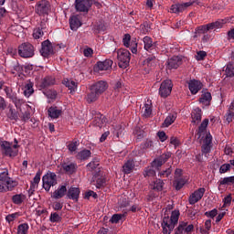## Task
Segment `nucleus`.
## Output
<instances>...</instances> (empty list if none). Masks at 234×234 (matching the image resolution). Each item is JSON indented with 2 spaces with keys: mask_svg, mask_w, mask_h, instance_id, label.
Listing matches in <instances>:
<instances>
[{
  "mask_svg": "<svg viewBox=\"0 0 234 234\" xmlns=\"http://www.w3.org/2000/svg\"><path fill=\"white\" fill-rule=\"evenodd\" d=\"M207 125H209V120L208 119H204L203 122H201L199 128H198L197 134L199 136H202V133H204L206 131V129H207Z\"/></svg>",
  "mask_w": 234,
  "mask_h": 234,
  "instance_id": "obj_46",
  "label": "nucleus"
},
{
  "mask_svg": "<svg viewBox=\"0 0 234 234\" xmlns=\"http://www.w3.org/2000/svg\"><path fill=\"white\" fill-rule=\"evenodd\" d=\"M173 91V81L171 80H164L159 87V96L161 98H167Z\"/></svg>",
  "mask_w": 234,
  "mask_h": 234,
  "instance_id": "obj_7",
  "label": "nucleus"
},
{
  "mask_svg": "<svg viewBox=\"0 0 234 234\" xmlns=\"http://www.w3.org/2000/svg\"><path fill=\"white\" fill-rule=\"evenodd\" d=\"M16 186L17 181L8 176V169L0 166V193L12 191Z\"/></svg>",
  "mask_w": 234,
  "mask_h": 234,
  "instance_id": "obj_1",
  "label": "nucleus"
},
{
  "mask_svg": "<svg viewBox=\"0 0 234 234\" xmlns=\"http://www.w3.org/2000/svg\"><path fill=\"white\" fill-rule=\"evenodd\" d=\"M117 59L119 61V67L121 69H127L129 63L131 62V52L123 48L118 49Z\"/></svg>",
  "mask_w": 234,
  "mask_h": 234,
  "instance_id": "obj_5",
  "label": "nucleus"
},
{
  "mask_svg": "<svg viewBox=\"0 0 234 234\" xmlns=\"http://www.w3.org/2000/svg\"><path fill=\"white\" fill-rule=\"evenodd\" d=\"M29 229L28 223H22L17 227V234H27Z\"/></svg>",
  "mask_w": 234,
  "mask_h": 234,
  "instance_id": "obj_43",
  "label": "nucleus"
},
{
  "mask_svg": "<svg viewBox=\"0 0 234 234\" xmlns=\"http://www.w3.org/2000/svg\"><path fill=\"white\" fill-rule=\"evenodd\" d=\"M122 43L126 48H131L133 54H136V52H138V42H136V38L131 40L130 34H125L123 36Z\"/></svg>",
  "mask_w": 234,
  "mask_h": 234,
  "instance_id": "obj_9",
  "label": "nucleus"
},
{
  "mask_svg": "<svg viewBox=\"0 0 234 234\" xmlns=\"http://www.w3.org/2000/svg\"><path fill=\"white\" fill-rule=\"evenodd\" d=\"M225 74L228 78H233L234 76V63H229L225 67Z\"/></svg>",
  "mask_w": 234,
  "mask_h": 234,
  "instance_id": "obj_41",
  "label": "nucleus"
},
{
  "mask_svg": "<svg viewBox=\"0 0 234 234\" xmlns=\"http://www.w3.org/2000/svg\"><path fill=\"white\" fill-rule=\"evenodd\" d=\"M144 118H149L153 114V102L147 100L142 109Z\"/></svg>",
  "mask_w": 234,
  "mask_h": 234,
  "instance_id": "obj_29",
  "label": "nucleus"
},
{
  "mask_svg": "<svg viewBox=\"0 0 234 234\" xmlns=\"http://www.w3.org/2000/svg\"><path fill=\"white\" fill-rule=\"evenodd\" d=\"M202 87H204V85L200 82V80H190L188 81V89H189L191 94H193V95L198 94V91L202 90Z\"/></svg>",
  "mask_w": 234,
  "mask_h": 234,
  "instance_id": "obj_16",
  "label": "nucleus"
},
{
  "mask_svg": "<svg viewBox=\"0 0 234 234\" xmlns=\"http://www.w3.org/2000/svg\"><path fill=\"white\" fill-rule=\"evenodd\" d=\"M62 170L66 175H74L78 171V165L76 163H64L62 164Z\"/></svg>",
  "mask_w": 234,
  "mask_h": 234,
  "instance_id": "obj_23",
  "label": "nucleus"
},
{
  "mask_svg": "<svg viewBox=\"0 0 234 234\" xmlns=\"http://www.w3.org/2000/svg\"><path fill=\"white\" fill-rule=\"evenodd\" d=\"M195 2H186L183 4H174L170 7V12L172 14H180L181 12H185V10H187L189 6L193 5Z\"/></svg>",
  "mask_w": 234,
  "mask_h": 234,
  "instance_id": "obj_13",
  "label": "nucleus"
},
{
  "mask_svg": "<svg viewBox=\"0 0 234 234\" xmlns=\"http://www.w3.org/2000/svg\"><path fill=\"white\" fill-rule=\"evenodd\" d=\"M39 182H41V172H37L36 174L33 181L31 182L32 187L37 186V184H39Z\"/></svg>",
  "mask_w": 234,
  "mask_h": 234,
  "instance_id": "obj_52",
  "label": "nucleus"
},
{
  "mask_svg": "<svg viewBox=\"0 0 234 234\" xmlns=\"http://www.w3.org/2000/svg\"><path fill=\"white\" fill-rule=\"evenodd\" d=\"M7 118L14 122H17V120H19V115H17V112L16 110L10 108L7 112Z\"/></svg>",
  "mask_w": 234,
  "mask_h": 234,
  "instance_id": "obj_47",
  "label": "nucleus"
},
{
  "mask_svg": "<svg viewBox=\"0 0 234 234\" xmlns=\"http://www.w3.org/2000/svg\"><path fill=\"white\" fill-rule=\"evenodd\" d=\"M50 222H61V218L58 213H51L49 217Z\"/></svg>",
  "mask_w": 234,
  "mask_h": 234,
  "instance_id": "obj_55",
  "label": "nucleus"
},
{
  "mask_svg": "<svg viewBox=\"0 0 234 234\" xmlns=\"http://www.w3.org/2000/svg\"><path fill=\"white\" fill-rule=\"evenodd\" d=\"M192 123H200L202 122V110L200 108H196L191 113Z\"/></svg>",
  "mask_w": 234,
  "mask_h": 234,
  "instance_id": "obj_26",
  "label": "nucleus"
},
{
  "mask_svg": "<svg viewBox=\"0 0 234 234\" xmlns=\"http://www.w3.org/2000/svg\"><path fill=\"white\" fill-rule=\"evenodd\" d=\"M67 195V186H60L57 190H55L52 194V198H55L56 200L59 198H63L64 196Z\"/></svg>",
  "mask_w": 234,
  "mask_h": 234,
  "instance_id": "obj_28",
  "label": "nucleus"
},
{
  "mask_svg": "<svg viewBox=\"0 0 234 234\" xmlns=\"http://www.w3.org/2000/svg\"><path fill=\"white\" fill-rule=\"evenodd\" d=\"M40 54L43 58H48L49 56L54 55V47L49 40H45L41 44Z\"/></svg>",
  "mask_w": 234,
  "mask_h": 234,
  "instance_id": "obj_11",
  "label": "nucleus"
},
{
  "mask_svg": "<svg viewBox=\"0 0 234 234\" xmlns=\"http://www.w3.org/2000/svg\"><path fill=\"white\" fill-rule=\"evenodd\" d=\"M93 180L96 181V187H103L105 186V177L103 176V172L96 174L93 176Z\"/></svg>",
  "mask_w": 234,
  "mask_h": 234,
  "instance_id": "obj_32",
  "label": "nucleus"
},
{
  "mask_svg": "<svg viewBox=\"0 0 234 234\" xmlns=\"http://www.w3.org/2000/svg\"><path fill=\"white\" fill-rule=\"evenodd\" d=\"M180 218V211L173 210L171 216H165L162 222L163 233L171 234L175 227L178 224V219Z\"/></svg>",
  "mask_w": 234,
  "mask_h": 234,
  "instance_id": "obj_2",
  "label": "nucleus"
},
{
  "mask_svg": "<svg viewBox=\"0 0 234 234\" xmlns=\"http://www.w3.org/2000/svg\"><path fill=\"white\" fill-rule=\"evenodd\" d=\"M26 198H27V196H25L24 194H16L13 196L12 200L15 204H16V206H19L23 204V202H25Z\"/></svg>",
  "mask_w": 234,
  "mask_h": 234,
  "instance_id": "obj_39",
  "label": "nucleus"
},
{
  "mask_svg": "<svg viewBox=\"0 0 234 234\" xmlns=\"http://www.w3.org/2000/svg\"><path fill=\"white\" fill-rule=\"evenodd\" d=\"M134 169V159L128 160L122 166L124 175H131Z\"/></svg>",
  "mask_w": 234,
  "mask_h": 234,
  "instance_id": "obj_31",
  "label": "nucleus"
},
{
  "mask_svg": "<svg viewBox=\"0 0 234 234\" xmlns=\"http://www.w3.org/2000/svg\"><path fill=\"white\" fill-rule=\"evenodd\" d=\"M0 147L2 149V153L5 154V156H17V154L19 153L17 139H15V144H12L8 141H2L0 143Z\"/></svg>",
  "mask_w": 234,
  "mask_h": 234,
  "instance_id": "obj_3",
  "label": "nucleus"
},
{
  "mask_svg": "<svg viewBox=\"0 0 234 234\" xmlns=\"http://www.w3.org/2000/svg\"><path fill=\"white\" fill-rule=\"evenodd\" d=\"M43 36H45V33H43V30L41 28L34 29L33 31L34 39H41Z\"/></svg>",
  "mask_w": 234,
  "mask_h": 234,
  "instance_id": "obj_49",
  "label": "nucleus"
},
{
  "mask_svg": "<svg viewBox=\"0 0 234 234\" xmlns=\"http://www.w3.org/2000/svg\"><path fill=\"white\" fill-rule=\"evenodd\" d=\"M206 194V188L200 187L197 190H195L192 194H190L188 197V202L190 206H195L197 202H200L202 200V197Z\"/></svg>",
  "mask_w": 234,
  "mask_h": 234,
  "instance_id": "obj_10",
  "label": "nucleus"
},
{
  "mask_svg": "<svg viewBox=\"0 0 234 234\" xmlns=\"http://www.w3.org/2000/svg\"><path fill=\"white\" fill-rule=\"evenodd\" d=\"M16 218H17V214L14 213V214H9L5 217V220L6 222H8L10 224V222H14V220H16Z\"/></svg>",
  "mask_w": 234,
  "mask_h": 234,
  "instance_id": "obj_63",
  "label": "nucleus"
},
{
  "mask_svg": "<svg viewBox=\"0 0 234 234\" xmlns=\"http://www.w3.org/2000/svg\"><path fill=\"white\" fill-rule=\"evenodd\" d=\"M91 156L92 153L90 150L83 149L76 154V159L80 160V162H85V160H89Z\"/></svg>",
  "mask_w": 234,
  "mask_h": 234,
  "instance_id": "obj_27",
  "label": "nucleus"
},
{
  "mask_svg": "<svg viewBox=\"0 0 234 234\" xmlns=\"http://www.w3.org/2000/svg\"><path fill=\"white\" fill-rule=\"evenodd\" d=\"M195 229L193 224H189L187 221H180L178 227L175 229V234H191Z\"/></svg>",
  "mask_w": 234,
  "mask_h": 234,
  "instance_id": "obj_8",
  "label": "nucleus"
},
{
  "mask_svg": "<svg viewBox=\"0 0 234 234\" xmlns=\"http://www.w3.org/2000/svg\"><path fill=\"white\" fill-rule=\"evenodd\" d=\"M164 186H165V183H164V180L162 179H157L150 184V187L154 191H163Z\"/></svg>",
  "mask_w": 234,
  "mask_h": 234,
  "instance_id": "obj_33",
  "label": "nucleus"
},
{
  "mask_svg": "<svg viewBox=\"0 0 234 234\" xmlns=\"http://www.w3.org/2000/svg\"><path fill=\"white\" fill-rule=\"evenodd\" d=\"M90 90L91 91L86 97V101H88V103H92V101H96V100L100 98V95L96 91H94L92 88L90 89Z\"/></svg>",
  "mask_w": 234,
  "mask_h": 234,
  "instance_id": "obj_40",
  "label": "nucleus"
},
{
  "mask_svg": "<svg viewBox=\"0 0 234 234\" xmlns=\"http://www.w3.org/2000/svg\"><path fill=\"white\" fill-rule=\"evenodd\" d=\"M206 56H207V53H206V51H198L197 53L196 59H197V61H202V59H204Z\"/></svg>",
  "mask_w": 234,
  "mask_h": 234,
  "instance_id": "obj_62",
  "label": "nucleus"
},
{
  "mask_svg": "<svg viewBox=\"0 0 234 234\" xmlns=\"http://www.w3.org/2000/svg\"><path fill=\"white\" fill-rule=\"evenodd\" d=\"M112 60L106 59L104 61H99L94 66V72H103V70H111L112 69Z\"/></svg>",
  "mask_w": 234,
  "mask_h": 234,
  "instance_id": "obj_14",
  "label": "nucleus"
},
{
  "mask_svg": "<svg viewBox=\"0 0 234 234\" xmlns=\"http://www.w3.org/2000/svg\"><path fill=\"white\" fill-rule=\"evenodd\" d=\"M166 63V67L167 69H169V70L173 69H178L180 65H182V58L178 56H174L171 58H169Z\"/></svg>",
  "mask_w": 234,
  "mask_h": 234,
  "instance_id": "obj_18",
  "label": "nucleus"
},
{
  "mask_svg": "<svg viewBox=\"0 0 234 234\" xmlns=\"http://www.w3.org/2000/svg\"><path fill=\"white\" fill-rule=\"evenodd\" d=\"M92 6V0H75V8L77 12H89Z\"/></svg>",
  "mask_w": 234,
  "mask_h": 234,
  "instance_id": "obj_12",
  "label": "nucleus"
},
{
  "mask_svg": "<svg viewBox=\"0 0 234 234\" xmlns=\"http://www.w3.org/2000/svg\"><path fill=\"white\" fill-rule=\"evenodd\" d=\"M63 85L69 89L70 94H74L78 90V82L70 80V79H64L62 81Z\"/></svg>",
  "mask_w": 234,
  "mask_h": 234,
  "instance_id": "obj_24",
  "label": "nucleus"
},
{
  "mask_svg": "<svg viewBox=\"0 0 234 234\" xmlns=\"http://www.w3.org/2000/svg\"><path fill=\"white\" fill-rule=\"evenodd\" d=\"M176 120V113H169L163 123V127H169V125H173Z\"/></svg>",
  "mask_w": 234,
  "mask_h": 234,
  "instance_id": "obj_37",
  "label": "nucleus"
},
{
  "mask_svg": "<svg viewBox=\"0 0 234 234\" xmlns=\"http://www.w3.org/2000/svg\"><path fill=\"white\" fill-rule=\"evenodd\" d=\"M94 54V50L90 48H87L83 50V55L85 58H92V55Z\"/></svg>",
  "mask_w": 234,
  "mask_h": 234,
  "instance_id": "obj_59",
  "label": "nucleus"
},
{
  "mask_svg": "<svg viewBox=\"0 0 234 234\" xmlns=\"http://www.w3.org/2000/svg\"><path fill=\"white\" fill-rule=\"evenodd\" d=\"M48 10H50V5L47 1H42L37 6L36 12L38 16H45V14H48Z\"/></svg>",
  "mask_w": 234,
  "mask_h": 234,
  "instance_id": "obj_22",
  "label": "nucleus"
},
{
  "mask_svg": "<svg viewBox=\"0 0 234 234\" xmlns=\"http://www.w3.org/2000/svg\"><path fill=\"white\" fill-rule=\"evenodd\" d=\"M212 142H213V136L211 135V133H207L204 139V144L211 145Z\"/></svg>",
  "mask_w": 234,
  "mask_h": 234,
  "instance_id": "obj_61",
  "label": "nucleus"
},
{
  "mask_svg": "<svg viewBox=\"0 0 234 234\" xmlns=\"http://www.w3.org/2000/svg\"><path fill=\"white\" fill-rule=\"evenodd\" d=\"M143 43L144 45V50H147V52H151V50H154V48H156V45L153 41V38L151 37H144L143 38Z\"/></svg>",
  "mask_w": 234,
  "mask_h": 234,
  "instance_id": "obj_25",
  "label": "nucleus"
},
{
  "mask_svg": "<svg viewBox=\"0 0 234 234\" xmlns=\"http://www.w3.org/2000/svg\"><path fill=\"white\" fill-rule=\"evenodd\" d=\"M171 158V152L161 154L158 158L153 161L152 167L158 169L164 165Z\"/></svg>",
  "mask_w": 234,
  "mask_h": 234,
  "instance_id": "obj_15",
  "label": "nucleus"
},
{
  "mask_svg": "<svg viewBox=\"0 0 234 234\" xmlns=\"http://www.w3.org/2000/svg\"><path fill=\"white\" fill-rule=\"evenodd\" d=\"M23 94L26 98H30L34 94V82L27 80L25 82L23 88Z\"/></svg>",
  "mask_w": 234,
  "mask_h": 234,
  "instance_id": "obj_21",
  "label": "nucleus"
},
{
  "mask_svg": "<svg viewBox=\"0 0 234 234\" xmlns=\"http://www.w3.org/2000/svg\"><path fill=\"white\" fill-rule=\"evenodd\" d=\"M224 23H225L224 20H221V21L210 23L209 25H212L211 29L214 30V28H222Z\"/></svg>",
  "mask_w": 234,
  "mask_h": 234,
  "instance_id": "obj_58",
  "label": "nucleus"
},
{
  "mask_svg": "<svg viewBox=\"0 0 234 234\" xmlns=\"http://www.w3.org/2000/svg\"><path fill=\"white\" fill-rule=\"evenodd\" d=\"M56 83V80L52 77H46L43 80V87H48L50 85H54Z\"/></svg>",
  "mask_w": 234,
  "mask_h": 234,
  "instance_id": "obj_50",
  "label": "nucleus"
},
{
  "mask_svg": "<svg viewBox=\"0 0 234 234\" xmlns=\"http://www.w3.org/2000/svg\"><path fill=\"white\" fill-rule=\"evenodd\" d=\"M127 212H124L123 214H114L110 221L112 222V224H118V222H120L122 218H125Z\"/></svg>",
  "mask_w": 234,
  "mask_h": 234,
  "instance_id": "obj_44",
  "label": "nucleus"
},
{
  "mask_svg": "<svg viewBox=\"0 0 234 234\" xmlns=\"http://www.w3.org/2000/svg\"><path fill=\"white\" fill-rule=\"evenodd\" d=\"M14 103H15L16 109H19V107H21V105H24V107H26V109L30 108V106H28V104H25V101H23L22 99L16 98L14 100Z\"/></svg>",
  "mask_w": 234,
  "mask_h": 234,
  "instance_id": "obj_53",
  "label": "nucleus"
},
{
  "mask_svg": "<svg viewBox=\"0 0 234 234\" xmlns=\"http://www.w3.org/2000/svg\"><path fill=\"white\" fill-rule=\"evenodd\" d=\"M91 90H94V92H97V94L100 96L101 94H103L105 90H107V82L103 80H100L97 83L93 84L91 86Z\"/></svg>",
  "mask_w": 234,
  "mask_h": 234,
  "instance_id": "obj_19",
  "label": "nucleus"
},
{
  "mask_svg": "<svg viewBox=\"0 0 234 234\" xmlns=\"http://www.w3.org/2000/svg\"><path fill=\"white\" fill-rule=\"evenodd\" d=\"M199 102L206 107L209 105V103H211V93L208 91L202 93L199 98Z\"/></svg>",
  "mask_w": 234,
  "mask_h": 234,
  "instance_id": "obj_34",
  "label": "nucleus"
},
{
  "mask_svg": "<svg viewBox=\"0 0 234 234\" xmlns=\"http://www.w3.org/2000/svg\"><path fill=\"white\" fill-rule=\"evenodd\" d=\"M45 94L48 99V103H52V101L58 98V92H56V90H48Z\"/></svg>",
  "mask_w": 234,
  "mask_h": 234,
  "instance_id": "obj_45",
  "label": "nucleus"
},
{
  "mask_svg": "<svg viewBox=\"0 0 234 234\" xmlns=\"http://www.w3.org/2000/svg\"><path fill=\"white\" fill-rule=\"evenodd\" d=\"M186 179L184 178H176L174 181V186L176 189V191H180L181 188L184 187V186H186Z\"/></svg>",
  "mask_w": 234,
  "mask_h": 234,
  "instance_id": "obj_42",
  "label": "nucleus"
},
{
  "mask_svg": "<svg viewBox=\"0 0 234 234\" xmlns=\"http://www.w3.org/2000/svg\"><path fill=\"white\" fill-rule=\"evenodd\" d=\"M68 197L71 200H78L80 197V188L78 187H71L68 191Z\"/></svg>",
  "mask_w": 234,
  "mask_h": 234,
  "instance_id": "obj_36",
  "label": "nucleus"
},
{
  "mask_svg": "<svg viewBox=\"0 0 234 234\" xmlns=\"http://www.w3.org/2000/svg\"><path fill=\"white\" fill-rule=\"evenodd\" d=\"M81 20H80V18L76 16H73L69 18V27L70 29L73 31L78 30V28H80V27H81Z\"/></svg>",
  "mask_w": 234,
  "mask_h": 234,
  "instance_id": "obj_30",
  "label": "nucleus"
},
{
  "mask_svg": "<svg viewBox=\"0 0 234 234\" xmlns=\"http://www.w3.org/2000/svg\"><path fill=\"white\" fill-rule=\"evenodd\" d=\"M170 144L176 148V147H178V145H180V141L176 137H171Z\"/></svg>",
  "mask_w": 234,
  "mask_h": 234,
  "instance_id": "obj_64",
  "label": "nucleus"
},
{
  "mask_svg": "<svg viewBox=\"0 0 234 234\" xmlns=\"http://www.w3.org/2000/svg\"><path fill=\"white\" fill-rule=\"evenodd\" d=\"M228 171H231V165L230 164H223L219 167L220 175H224V174L228 173Z\"/></svg>",
  "mask_w": 234,
  "mask_h": 234,
  "instance_id": "obj_51",
  "label": "nucleus"
},
{
  "mask_svg": "<svg viewBox=\"0 0 234 234\" xmlns=\"http://www.w3.org/2000/svg\"><path fill=\"white\" fill-rule=\"evenodd\" d=\"M79 146H80V142L78 141H71L67 144V148L69 151L70 154H74V153L78 151Z\"/></svg>",
  "mask_w": 234,
  "mask_h": 234,
  "instance_id": "obj_38",
  "label": "nucleus"
},
{
  "mask_svg": "<svg viewBox=\"0 0 234 234\" xmlns=\"http://www.w3.org/2000/svg\"><path fill=\"white\" fill-rule=\"evenodd\" d=\"M211 27H212V25H210V24L199 26L196 29V37H197V36H200L202 34H207V32H209V30H212Z\"/></svg>",
  "mask_w": 234,
  "mask_h": 234,
  "instance_id": "obj_35",
  "label": "nucleus"
},
{
  "mask_svg": "<svg viewBox=\"0 0 234 234\" xmlns=\"http://www.w3.org/2000/svg\"><path fill=\"white\" fill-rule=\"evenodd\" d=\"M205 215L208 218H215V217H217V215H218V210H217V208H214L210 211L206 212Z\"/></svg>",
  "mask_w": 234,
  "mask_h": 234,
  "instance_id": "obj_56",
  "label": "nucleus"
},
{
  "mask_svg": "<svg viewBox=\"0 0 234 234\" xmlns=\"http://www.w3.org/2000/svg\"><path fill=\"white\" fill-rule=\"evenodd\" d=\"M144 176H154L156 172L153 169V166H147L144 171Z\"/></svg>",
  "mask_w": 234,
  "mask_h": 234,
  "instance_id": "obj_54",
  "label": "nucleus"
},
{
  "mask_svg": "<svg viewBox=\"0 0 234 234\" xmlns=\"http://www.w3.org/2000/svg\"><path fill=\"white\" fill-rule=\"evenodd\" d=\"M229 184H234V176L224 177L223 179L219 180L220 186H229Z\"/></svg>",
  "mask_w": 234,
  "mask_h": 234,
  "instance_id": "obj_48",
  "label": "nucleus"
},
{
  "mask_svg": "<svg viewBox=\"0 0 234 234\" xmlns=\"http://www.w3.org/2000/svg\"><path fill=\"white\" fill-rule=\"evenodd\" d=\"M87 169L94 175H98L101 172V168L100 167V161L98 159H93L87 165Z\"/></svg>",
  "mask_w": 234,
  "mask_h": 234,
  "instance_id": "obj_20",
  "label": "nucleus"
},
{
  "mask_svg": "<svg viewBox=\"0 0 234 234\" xmlns=\"http://www.w3.org/2000/svg\"><path fill=\"white\" fill-rule=\"evenodd\" d=\"M92 124L95 127H99L100 129H101V127H103V120L101 118H95L92 122Z\"/></svg>",
  "mask_w": 234,
  "mask_h": 234,
  "instance_id": "obj_57",
  "label": "nucleus"
},
{
  "mask_svg": "<svg viewBox=\"0 0 234 234\" xmlns=\"http://www.w3.org/2000/svg\"><path fill=\"white\" fill-rule=\"evenodd\" d=\"M223 207H228V206H231V195H229L223 198Z\"/></svg>",
  "mask_w": 234,
  "mask_h": 234,
  "instance_id": "obj_60",
  "label": "nucleus"
},
{
  "mask_svg": "<svg viewBox=\"0 0 234 234\" xmlns=\"http://www.w3.org/2000/svg\"><path fill=\"white\" fill-rule=\"evenodd\" d=\"M35 50L36 49L34 48L32 44L23 43L18 47V56L25 58H34Z\"/></svg>",
  "mask_w": 234,
  "mask_h": 234,
  "instance_id": "obj_6",
  "label": "nucleus"
},
{
  "mask_svg": "<svg viewBox=\"0 0 234 234\" xmlns=\"http://www.w3.org/2000/svg\"><path fill=\"white\" fill-rule=\"evenodd\" d=\"M61 114H63L62 107L51 106L48 109V116L51 118V120H58Z\"/></svg>",
  "mask_w": 234,
  "mask_h": 234,
  "instance_id": "obj_17",
  "label": "nucleus"
},
{
  "mask_svg": "<svg viewBox=\"0 0 234 234\" xmlns=\"http://www.w3.org/2000/svg\"><path fill=\"white\" fill-rule=\"evenodd\" d=\"M42 182L45 191H50V188L58 184V176H56V173L49 171L43 176Z\"/></svg>",
  "mask_w": 234,
  "mask_h": 234,
  "instance_id": "obj_4",
  "label": "nucleus"
}]
</instances>
